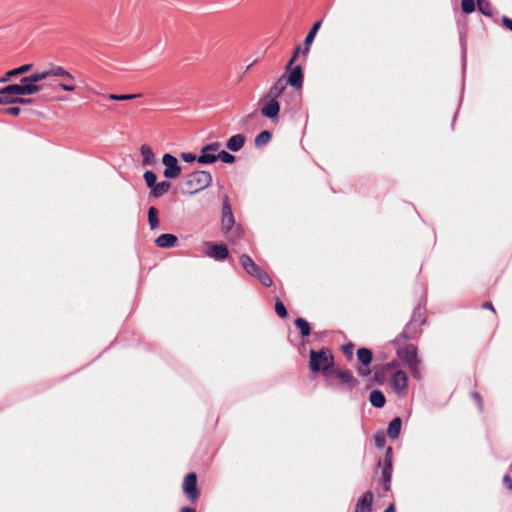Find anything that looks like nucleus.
Wrapping results in <instances>:
<instances>
[{
  "mask_svg": "<svg viewBox=\"0 0 512 512\" xmlns=\"http://www.w3.org/2000/svg\"><path fill=\"white\" fill-rule=\"evenodd\" d=\"M397 367V363L396 362H390V363H387L383 366V370L384 371H391L393 369H395Z\"/></svg>",
  "mask_w": 512,
  "mask_h": 512,
  "instance_id": "52",
  "label": "nucleus"
},
{
  "mask_svg": "<svg viewBox=\"0 0 512 512\" xmlns=\"http://www.w3.org/2000/svg\"><path fill=\"white\" fill-rule=\"evenodd\" d=\"M390 465L392 467V448L389 447L386 450L385 458H384V465Z\"/></svg>",
  "mask_w": 512,
  "mask_h": 512,
  "instance_id": "46",
  "label": "nucleus"
},
{
  "mask_svg": "<svg viewBox=\"0 0 512 512\" xmlns=\"http://www.w3.org/2000/svg\"><path fill=\"white\" fill-rule=\"evenodd\" d=\"M212 182V175L207 171H195L187 176L184 182L185 192L193 195L205 188Z\"/></svg>",
  "mask_w": 512,
  "mask_h": 512,
  "instance_id": "1",
  "label": "nucleus"
},
{
  "mask_svg": "<svg viewBox=\"0 0 512 512\" xmlns=\"http://www.w3.org/2000/svg\"><path fill=\"white\" fill-rule=\"evenodd\" d=\"M260 106H261V114L272 120V121H277L278 120V116H279V111H280V105H279V102L277 101V99H274V98H271V97H268V96H264L260 102H259Z\"/></svg>",
  "mask_w": 512,
  "mask_h": 512,
  "instance_id": "5",
  "label": "nucleus"
},
{
  "mask_svg": "<svg viewBox=\"0 0 512 512\" xmlns=\"http://www.w3.org/2000/svg\"><path fill=\"white\" fill-rule=\"evenodd\" d=\"M198 157H196L194 154L192 153H182L181 154V159L187 163H191V162H194L195 160H197Z\"/></svg>",
  "mask_w": 512,
  "mask_h": 512,
  "instance_id": "44",
  "label": "nucleus"
},
{
  "mask_svg": "<svg viewBox=\"0 0 512 512\" xmlns=\"http://www.w3.org/2000/svg\"><path fill=\"white\" fill-rule=\"evenodd\" d=\"M390 465L392 467V448L389 447L386 450L385 458H384V465Z\"/></svg>",
  "mask_w": 512,
  "mask_h": 512,
  "instance_id": "45",
  "label": "nucleus"
},
{
  "mask_svg": "<svg viewBox=\"0 0 512 512\" xmlns=\"http://www.w3.org/2000/svg\"><path fill=\"white\" fill-rule=\"evenodd\" d=\"M301 51V47L300 46H297L294 53H293V56L292 58L290 59V61L288 62L287 64V69H289L291 67V65L293 64V62L296 60V58L298 57L299 53Z\"/></svg>",
  "mask_w": 512,
  "mask_h": 512,
  "instance_id": "48",
  "label": "nucleus"
},
{
  "mask_svg": "<svg viewBox=\"0 0 512 512\" xmlns=\"http://www.w3.org/2000/svg\"><path fill=\"white\" fill-rule=\"evenodd\" d=\"M287 81L284 76L280 77L267 92L266 96L277 99L286 89Z\"/></svg>",
  "mask_w": 512,
  "mask_h": 512,
  "instance_id": "15",
  "label": "nucleus"
},
{
  "mask_svg": "<svg viewBox=\"0 0 512 512\" xmlns=\"http://www.w3.org/2000/svg\"><path fill=\"white\" fill-rule=\"evenodd\" d=\"M217 157L218 159L227 164H232L235 161V156L224 150H219Z\"/></svg>",
  "mask_w": 512,
  "mask_h": 512,
  "instance_id": "35",
  "label": "nucleus"
},
{
  "mask_svg": "<svg viewBox=\"0 0 512 512\" xmlns=\"http://www.w3.org/2000/svg\"><path fill=\"white\" fill-rule=\"evenodd\" d=\"M392 470L393 467H391L389 464L384 465L382 468V477L384 481V489L388 491L390 489V482L392 477Z\"/></svg>",
  "mask_w": 512,
  "mask_h": 512,
  "instance_id": "30",
  "label": "nucleus"
},
{
  "mask_svg": "<svg viewBox=\"0 0 512 512\" xmlns=\"http://www.w3.org/2000/svg\"><path fill=\"white\" fill-rule=\"evenodd\" d=\"M10 91H13L16 94V97L25 96V95H33L42 90V86L33 84L30 82H24L23 78H21L19 84H10Z\"/></svg>",
  "mask_w": 512,
  "mask_h": 512,
  "instance_id": "9",
  "label": "nucleus"
},
{
  "mask_svg": "<svg viewBox=\"0 0 512 512\" xmlns=\"http://www.w3.org/2000/svg\"><path fill=\"white\" fill-rule=\"evenodd\" d=\"M59 87L64 90V91H68V92H72L75 90V85H74V82H70L69 80H66L64 79V82H61L59 84Z\"/></svg>",
  "mask_w": 512,
  "mask_h": 512,
  "instance_id": "40",
  "label": "nucleus"
},
{
  "mask_svg": "<svg viewBox=\"0 0 512 512\" xmlns=\"http://www.w3.org/2000/svg\"><path fill=\"white\" fill-rule=\"evenodd\" d=\"M402 421L399 417H395L388 425L387 434L391 439H396L401 431Z\"/></svg>",
  "mask_w": 512,
  "mask_h": 512,
  "instance_id": "23",
  "label": "nucleus"
},
{
  "mask_svg": "<svg viewBox=\"0 0 512 512\" xmlns=\"http://www.w3.org/2000/svg\"><path fill=\"white\" fill-rule=\"evenodd\" d=\"M402 336H403L404 338H407V337H408L405 331L403 332Z\"/></svg>",
  "mask_w": 512,
  "mask_h": 512,
  "instance_id": "57",
  "label": "nucleus"
},
{
  "mask_svg": "<svg viewBox=\"0 0 512 512\" xmlns=\"http://www.w3.org/2000/svg\"><path fill=\"white\" fill-rule=\"evenodd\" d=\"M483 308H485V309H490V310H492L493 312H495V309H494V307H493V305H492V303H491V302H485V303L483 304Z\"/></svg>",
  "mask_w": 512,
  "mask_h": 512,
  "instance_id": "53",
  "label": "nucleus"
},
{
  "mask_svg": "<svg viewBox=\"0 0 512 512\" xmlns=\"http://www.w3.org/2000/svg\"><path fill=\"white\" fill-rule=\"evenodd\" d=\"M373 502V493L371 491L365 492L359 499L355 506V512H371Z\"/></svg>",
  "mask_w": 512,
  "mask_h": 512,
  "instance_id": "13",
  "label": "nucleus"
},
{
  "mask_svg": "<svg viewBox=\"0 0 512 512\" xmlns=\"http://www.w3.org/2000/svg\"><path fill=\"white\" fill-rule=\"evenodd\" d=\"M357 359L361 363V366L358 367L357 372L362 377H368L371 374V370L369 369V365L372 362L373 354L372 351L368 348H359L357 350Z\"/></svg>",
  "mask_w": 512,
  "mask_h": 512,
  "instance_id": "8",
  "label": "nucleus"
},
{
  "mask_svg": "<svg viewBox=\"0 0 512 512\" xmlns=\"http://www.w3.org/2000/svg\"><path fill=\"white\" fill-rule=\"evenodd\" d=\"M472 397L475 400V402L477 403L479 409H481L482 405H483V400H482L481 395L478 392H473Z\"/></svg>",
  "mask_w": 512,
  "mask_h": 512,
  "instance_id": "49",
  "label": "nucleus"
},
{
  "mask_svg": "<svg viewBox=\"0 0 512 512\" xmlns=\"http://www.w3.org/2000/svg\"><path fill=\"white\" fill-rule=\"evenodd\" d=\"M232 214V209H231V205L228 201V199L226 198L223 202V208H222V214Z\"/></svg>",
  "mask_w": 512,
  "mask_h": 512,
  "instance_id": "47",
  "label": "nucleus"
},
{
  "mask_svg": "<svg viewBox=\"0 0 512 512\" xmlns=\"http://www.w3.org/2000/svg\"><path fill=\"white\" fill-rule=\"evenodd\" d=\"M46 78H48V72H47V70H44V71L36 72L29 76L23 77V81L24 82L28 81L30 83L37 84V82H40Z\"/></svg>",
  "mask_w": 512,
  "mask_h": 512,
  "instance_id": "27",
  "label": "nucleus"
},
{
  "mask_svg": "<svg viewBox=\"0 0 512 512\" xmlns=\"http://www.w3.org/2000/svg\"><path fill=\"white\" fill-rule=\"evenodd\" d=\"M477 6L482 14L486 16L492 15V7L488 0H477Z\"/></svg>",
  "mask_w": 512,
  "mask_h": 512,
  "instance_id": "32",
  "label": "nucleus"
},
{
  "mask_svg": "<svg viewBox=\"0 0 512 512\" xmlns=\"http://www.w3.org/2000/svg\"><path fill=\"white\" fill-rule=\"evenodd\" d=\"M235 223L233 213L232 214H222V232L228 233Z\"/></svg>",
  "mask_w": 512,
  "mask_h": 512,
  "instance_id": "28",
  "label": "nucleus"
},
{
  "mask_svg": "<svg viewBox=\"0 0 512 512\" xmlns=\"http://www.w3.org/2000/svg\"><path fill=\"white\" fill-rule=\"evenodd\" d=\"M140 151L143 158V165L151 166L155 164V155L149 145L143 144Z\"/></svg>",
  "mask_w": 512,
  "mask_h": 512,
  "instance_id": "21",
  "label": "nucleus"
},
{
  "mask_svg": "<svg viewBox=\"0 0 512 512\" xmlns=\"http://www.w3.org/2000/svg\"><path fill=\"white\" fill-rule=\"evenodd\" d=\"M20 112H21V109H20V107H17V106H13V107H9V108H0V113H2V114H9V115L17 116L20 114Z\"/></svg>",
  "mask_w": 512,
  "mask_h": 512,
  "instance_id": "38",
  "label": "nucleus"
},
{
  "mask_svg": "<svg viewBox=\"0 0 512 512\" xmlns=\"http://www.w3.org/2000/svg\"><path fill=\"white\" fill-rule=\"evenodd\" d=\"M176 242H177V237L173 234H168V233L161 234L155 240V244L158 247H162V248L173 247Z\"/></svg>",
  "mask_w": 512,
  "mask_h": 512,
  "instance_id": "19",
  "label": "nucleus"
},
{
  "mask_svg": "<svg viewBox=\"0 0 512 512\" xmlns=\"http://www.w3.org/2000/svg\"><path fill=\"white\" fill-rule=\"evenodd\" d=\"M18 76L15 69L9 70L3 77L0 78V83H7L12 80L13 77Z\"/></svg>",
  "mask_w": 512,
  "mask_h": 512,
  "instance_id": "39",
  "label": "nucleus"
},
{
  "mask_svg": "<svg viewBox=\"0 0 512 512\" xmlns=\"http://www.w3.org/2000/svg\"><path fill=\"white\" fill-rule=\"evenodd\" d=\"M240 263L243 267V269L246 271L247 274L250 276H253L257 278L262 285L265 287H270L272 285V280L270 276L263 271L248 255H242L240 257Z\"/></svg>",
  "mask_w": 512,
  "mask_h": 512,
  "instance_id": "3",
  "label": "nucleus"
},
{
  "mask_svg": "<svg viewBox=\"0 0 512 512\" xmlns=\"http://www.w3.org/2000/svg\"><path fill=\"white\" fill-rule=\"evenodd\" d=\"M333 365V357L327 350L310 351V369L313 372H326Z\"/></svg>",
  "mask_w": 512,
  "mask_h": 512,
  "instance_id": "4",
  "label": "nucleus"
},
{
  "mask_svg": "<svg viewBox=\"0 0 512 512\" xmlns=\"http://www.w3.org/2000/svg\"><path fill=\"white\" fill-rule=\"evenodd\" d=\"M271 138H272L271 132L264 130L256 136L255 145L257 147L264 146L270 142Z\"/></svg>",
  "mask_w": 512,
  "mask_h": 512,
  "instance_id": "29",
  "label": "nucleus"
},
{
  "mask_svg": "<svg viewBox=\"0 0 512 512\" xmlns=\"http://www.w3.org/2000/svg\"><path fill=\"white\" fill-rule=\"evenodd\" d=\"M162 163L165 166L163 171V175L167 179H175L179 177L182 172L180 165L178 164V160L175 156L166 153L162 157Z\"/></svg>",
  "mask_w": 512,
  "mask_h": 512,
  "instance_id": "6",
  "label": "nucleus"
},
{
  "mask_svg": "<svg viewBox=\"0 0 512 512\" xmlns=\"http://www.w3.org/2000/svg\"><path fill=\"white\" fill-rule=\"evenodd\" d=\"M143 178L146 182V185L152 190L157 183V175L150 170L145 171Z\"/></svg>",
  "mask_w": 512,
  "mask_h": 512,
  "instance_id": "33",
  "label": "nucleus"
},
{
  "mask_svg": "<svg viewBox=\"0 0 512 512\" xmlns=\"http://www.w3.org/2000/svg\"><path fill=\"white\" fill-rule=\"evenodd\" d=\"M503 481H504L506 484H509V483H510V477H509L508 475L504 476Z\"/></svg>",
  "mask_w": 512,
  "mask_h": 512,
  "instance_id": "56",
  "label": "nucleus"
},
{
  "mask_svg": "<svg viewBox=\"0 0 512 512\" xmlns=\"http://www.w3.org/2000/svg\"><path fill=\"white\" fill-rule=\"evenodd\" d=\"M30 103H32V99L31 98H24L22 96L17 97L16 100H15V104L27 105V104H30Z\"/></svg>",
  "mask_w": 512,
  "mask_h": 512,
  "instance_id": "50",
  "label": "nucleus"
},
{
  "mask_svg": "<svg viewBox=\"0 0 512 512\" xmlns=\"http://www.w3.org/2000/svg\"><path fill=\"white\" fill-rule=\"evenodd\" d=\"M286 81H287V84H290L291 86H293L297 89L301 88L302 84H303L302 67L300 65L295 66L292 69V71L289 74Z\"/></svg>",
  "mask_w": 512,
  "mask_h": 512,
  "instance_id": "14",
  "label": "nucleus"
},
{
  "mask_svg": "<svg viewBox=\"0 0 512 512\" xmlns=\"http://www.w3.org/2000/svg\"><path fill=\"white\" fill-rule=\"evenodd\" d=\"M336 378H338L343 384L354 383L357 384V381L354 379L352 373L348 370H334L331 372Z\"/></svg>",
  "mask_w": 512,
  "mask_h": 512,
  "instance_id": "25",
  "label": "nucleus"
},
{
  "mask_svg": "<svg viewBox=\"0 0 512 512\" xmlns=\"http://www.w3.org/2000/svg\"><path fill=\"white\" fill-rule=\"evenodd\" d=\"M275 312L281 318H286L288 315L285 305L279 299L275 302Z\"/></svg>",
  "mask_w": 512,
  "mask_h": 512,
  "instance_id": "36",
  "label": "nucleus"
},
{
  "mask_svg": "<svg viewBox=\"0 0 512 512\" xmlns=\"http://www.w3.org/2000/svg\"><path fill=\"white\" fill-rule=\"evenodd\" d=\"M206 245L208 246L206 255L215 260H225L229 255L227 246L224 244H214L207 242Z\"/></svg>",
  "mask_w": 512,
  "mask_h": 512,
  "instance_id": "12",
  "label": "nucleus"
},
{
  "mask_svg": "<svg viewBox=\"0 0 512 512\" xmlns=\"http://www.w3.org/2000/svg\"><path fill=\"white\" fill-rule=\"evenodd\" d=\"M502 23H503V25H504L506 28H508L509 30H511V31H512V19H510V18H508V17L504 16V17L502 18Z\"/></svg>",
  "mask_w": 512,
  "mask_h": 512,
  "instance_id": "51",
  "label": "nucleus"
},
{
  "mask_svg": "<svg viewBox=\"0 0 512 512\" xmlns=\"http://www.w3.org/2000/svg\"><path fill=\"white\" fill-rule=\"evenodd\" d=\"M462 11L465 13H471L475 10L474 0H462L461 2Z\"/></svg>",
  "mask_w": 512,
  "mask_h": 512,
  "instance_id": "37",
  "label": "nucleus"
},
{
  "mask_svg": "<svg viewBox=\"0 0 512 512\" xmlns=\"http://www.w3.org/2000/svg\"><path fill=\"white\" fill-rule=\"evenodd\" d=\"M397 355L408 366L413 377L420 379L421 375L418 368L420 360L417 355V348L414 345H406L397 350Z\"/></svg>",
  "mask_w": 512,
  "mask_h": 512,
  "instance_id": "2",
  "label": "nucleus"
},
{
  "mask_svg": "<svg viewBox=\"0 0 512 512\" xmlns=\"http://www.w3.org/2000/svg\"><path fill=\"white\" fill-rule=\"evenodd\" d=\"M220 142H212L201 148L197 161L201 164H212L218 160L216 152L221 148Z\"/></svg>",
  "mask_w": 512,
  "mask_h": 512,
  "instance_id": "7",
  "label": "nucleus"
},
{
  "mask_svg": "<svg viewBox=\"0 0 512 512\" xmlns=\"http://www.w3.org/2000/svg\"><path fill=\"white\" fill-rule=\"evenodd\" d=\"M47 72H48V77H50V76L62 77L66 80H69L70 82L75 81L74 76L61 66L54 65V66L50 67L49 69H47Z\"/></svg>",
  "mask_w": 512,
  "mask_h": 512,
  "instance_id": "18",
  "label": "nucleus"
},
{
  "mask_svg": "<svg viewBox=\"0 0 512 512\" xmlns=\"http://www.w3.org/2000/svg\"><path fill=\"white\" fill-rule=\"evenodd\" d=\"M295 325L300 330L302 336H308L310 334V324L305 319L297 318Z\"/></svg>",
  "mask_w": 512,
  "mask_h": 512,
  "instance_id": "31",
  "label": "nucleus"
},
{
  "mask_svg": "<svg viewBox=\"0 0 512 512\" xmlns=\"http://www.w3.org/2000/svg\"><path fill=\"white\" fill-rule=\"evenodd\" d=\"M32 68V64H24L20 67L15 68L17 75H22L24 73H27Z\"/></svg>",
  "mask_w": 512,
  "mask_h": 512,
  "instance_id": "43",
  "label": "nucleus"
},
{
  "mask_svg": "<svg viewBox=\"0 0 512 512\" xmlns=\"http://www.w3.org/2000/svg\"><path fill=\"white\" fill-rule=\"evenodd\" d=\"M246 138L243 134H236L230 137L226 143L227 148L232 152H238L245 144Z\"/></svg>",
  "mask_w": 512,
  "mask_h": 512,
  "instance_id": "16",
  "label": "nucleus"
},
{
  "mask_svg": "<svg viewBox=\"0 0 512 512\" xmlns=\"http://www.w3.org/2000/svg\"><path fill=\"white\" fill-rule=\"evenodd\" d=\"M408 384V377L405 372L397 370L393 373L390 386L397 394H404Z\"/></svg>",
  "mask_w": 512,
  "mask_h": 512,
  "instance_id": "11",
  "label": "nucleus"
},
{
  "mask_svg": "<svg viewBox=\"0 0 512 512\" xmlns=\"http://www.w3.org/2000/svg\"><path fill=\"white\" fill-rule=\"evenodd\" d=\"M171 188V184L168 181L157 182L155 187L150 191V195L154 198H159L166 194Z\"/></svg>",
  "mask_w": 512,
  "mask_h": 512,
  "instance_id": "22",
  "label": "nucleus"
},
{
  "mask_svg": "<svg viewBox=\"0 0 512 512\" xmlns=\"http://www.w3.org/2000/svg\"><path fill=\"white\" fill-rule=\"evenodd\" d=\"M148 223L151 230H155L159 226L158 210L153 206L148 209Z\"/></svg>",
  "mask_w": 512,
  "mask_h": 512,
  "instance_id": "26",
  "label": "nucleus"
},
{
  "mask_svg": "<svg viewBox=\"0 0 512 512\" xmlns=\"http://www.w3.org/2000/svg\"><path fill=\"white\" fill-rule=\"evenodd\" d=\"M320 27H321V21L315 22L313 24L312 28L310 29V31L308 32V34L306 35V38L304 40L305 48L303 50L304 56H307L309 49H310V45L314 41L315 36H316L317 32L319 31Z\"/></svg>",
  "mask_w": 512,
  "mask_h": 512,
  "instance_id": "17",
  "label": "nucleus"
},
{
  "mask_svg": "<svg viewBox=\"0 0 512 512\" xmlns=\"http://www.w3.org/2000/svg\"><path fill=\"white\" fill-rule=\"evenodd\" d=\"M342 349H343L344 354L349 359H351L353 357L354 345L352 343H347V344L343 345Z\"/></svg>",
  "mask_w": 512,
  "mask_h": 512,
  "instance_id": "42",
  "label": "nucleus"
},
{
  "mask_svg": "<svg viewBox=\"0 0 512 512\" xmlns=\"http://www.w3.org/2000/svg\"><path fill=\"white\" fill-rule=\"evenodd\" d=\"M370 403L376 408H382L385 405V395L380 390H373L369 395Z\"/></svg>",
  "mask_w": 512,
  "mask_h": 512,
  "instance_id": "24",
  "label": "nucleus"
},
{
  "mask_svg": "<svg viewBox=\"0 0 512 512\" xmlns=\"http://www.w3.org/2000/svg\"><path fill=\"white\" fill-rule=\"evenodd\" d=\"M180 512H195V510L190 507H183Z\"/></svg>",
  "mask_w": 512,
  "mask_h": 512,
  "instance_id": "55",
  "label": "nucleus"
},
{
  "mask_svg": "<svg viewBox=\"0 0 512 512\" xmlns=\"http://www.w3.org/2000/svg\"><path fill=\"white\" fill-rule=\"evenodd\" d=\"M140 97V94H110L109 99L114 101H127V100H133Z\"/></svg>",
  "mask_w": 512,
  "mask_h": 512,
  "instance_id": "34",
  "label": "nucleus"
},
{
  "mask_svg": "<svg viewBox=\"0 0 512 512\" xmlns=\"http://www.w3.org/2000/svg\"><path fill=\"white\" fill-rule=\"evenodd\" d=\"M10 84L0 89V104H15L16 94L13 91H10Z\"/></svg>",
  "mask_w": 512,
  "mask_h": 512,
  "instance_id": "20",
  "label": "nucleus"
},
{
  "mask_svg": "<svg viewBox=\"0 0 512 512\" xmlns=\"http://www.w3.org/2000/svg\"><path fill=\"white\" fill-rule=\"evenodd\" d=\"M374 440L377 448L382 449L385 446L386 440L383 433L376 434Z\"/></svg>",
  "mask_w": 512,
  "mask_h": 512,
  "instance_id": "41",
  "label": "nucleus"
},
{
  "mask_svg": "<svg viewBox=\"0 0 512 512\" xmlns=\"http://www.w3.org/2000/svg\"><path fill=\"white\" fill-rule=\"evenodd\" d=\"M183 491L191 501H195L198 498L197 475L195 473H189L185 476Z\"/></svg>",
  "mask_w": 512,
  "mask_h": 512,
  "instance_id": "10",
  "label": "nucleus"
},
{
  "mask_svg": "<svg viewBox=\"0 0 512 512\" xmlns=\"http://www.w3.org/2000/svg\"><path fill=\"white\" fill-rule=\"evenodd\" d=\"M384 512H395L394 505H393V504L389 505V506L384 510Z\"/></svg>",
  "mask_w": 512,
  "mask_h": 512,
  "instance_id": "54",
  "label": "nucleus"
}]
</instances>
